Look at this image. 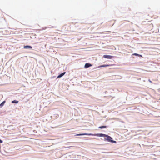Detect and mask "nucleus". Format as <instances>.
Here are the masks:
<instances>
[{
    "label": "nucleus",
    "instance_id": "obj_12",
    "mask_svg": "<svg viewBox=\"0 0 160 160\" xmlns=\"http://www.w3.org/2000/svg\"><path fill=\"white\" fill-rule=\"evenodd\" d=\"M2 142V141L0 139V143Z\"/></svg>",
    "mask_w": 160,
    "mask_h": 160
},
{
    "label": "nucleus",
    "instance_id": "obj_10",
    "mask_svg": "<svg viewBox=\"0 0 160 160\" xmlns=\"http://www.w3.org/2000/svg\"><path fill=\"white\" fill-rule=\"evenodd\" d=\"M5 101H3L0 104V107H2L3 106L4 104L5 103Z\"/></svg>",
    "mask_w": 160,
    "mask_h": 160
},
{
    "label": "nucleus",
    "instance_id": "obj_1",
    "mask_svg": "<svg viewBox=\"0 0 160 160\" xmlns=\"http://www.w3.org/2000/svg\"><path fill=\"white\" fill-rule=\"evenodd\" d=\"M84 135H94L98 137H105L106 134L102 133H98V134H92V133H82L77 134L75 136H82Z\"/></svg>",
    "mask_w": 160,
    "mask_h": 160
},
{
    "label": "nucleus",
    "instance_id": "obj_5",
    "mask_svg": "<svg viewBox=\"0 0 160 160\" xmlns=\"http://www.w3.org/2000/svg\"><path fill=\"white\" fill-rule=\"evenodd\" d=\"M112 65L107 64V65H102L99 66L98 67V68L103 67H105L110 66Z\"/></svg>",
    "mask_w": 160,
    "mask_h": 160
},
{
    "label": "nucleus",
    "instance_id": "obj_2",
    "mask_svg": "<svg viewBox=\"0 0 160 160\" xmlns=\"http://www.w3.org/2000/svg\"><path fill=\"white\" fill-rule=\"evenodd\" d=\"M105 137V138H104V140L105 141H108L109 142L114 143H116V141L112 140V138L109 136L106 135Z\"/></svg>",
    "mask_w": 160,
    "mask_h": 160
},
{
    "label": "nucleus",
    "instance_id": "obj_3",
    "mask_svg": "<svg viewBox=\"0 0 160 160\" xmlns=\"http://www.w3.org/2000/svg\"><path fill=\"white\" fill-rule=\"evenodd\" d=\"M103 57L105 58H107L109 59H111L113 58V56L110 55H104L103 56Z\"/></svg>",
    "mask_w": 160,
    "mask_h": 160
},
{
    "label": "nucleus",
    "instance_id": "obj_4",
    "mask_svg": "<svg viewBox=\"0 0 160 160\" xmlns=\"http://www.w3.org/2000/svg\"><path fill=\"white\" fill-rule=\"evenodd\" d=\"M92 65L89 63H86L85 64V66H84V68H87L91 66Z\"/></svg>",
    "mask_w": 160,
    "mask_h": 160
},
{
    "label": "nucleus",
    "instance_id": "obj_6",
    "mask_svg": "<svg viewBox=\"0 0 160 160\" xmlns=\"http://www.w3.org/2000/svg\"><path fill=\"white\" fill-rule=\"evenodd\" d=\"M23 48L24 49H32V47L30 46H24Z\"/></svg>",
    "mask_w": 160,
    "mask_h": 160
},
{
    "label": "nucleus",
    "instance_id": "obj_11",
    "mask_svg": "<svg viewBox=\"0 0 160 160\" xmlns=\"http://www.w3.org/2000/svg\"><path fill=\"white\" fill-rule=\"evenodd\" d=\"M12 103H17L18 102V101L16 100H14L12 101Z\"/></svg>",
    "mask_w": 160,
    "mask_h": 160
},
{
    "label": "nucleus",
    "instance_id": "obj_7",
    "mask_svg": "<svg viewBox=\"0 0 160 160\" xmlns=\"http://www.w3.org/2000/svg\"><path fill=\"white\" fill-rule=\"evenodd\" d=\"M65 73H66V72H64L61 73V74H60L58 76L57 78H60L61 77L63 76L65 74Z\"/></svg>",
    "mask_w": 160,
    "mask_h": 160
},
{
    "label": "nucleus",
    "instance_id": "obj_9",
    "mask_svg": "<svg viewBox=\"0 0 160 160\" xmlns=\"http://www.w3.org/2000/svg\"><path fill=\"white\" fill-rule=\"evenodd\" d=\"M132 55H135V56H138L139 57H142V55H139L137 53H133L132 54Z\"/></svg>",
    "mask_w": 160,
    "mask_h": 160
},
{
    "label": "nucleus",
    "instance_id": "obj_8",
    "mask_svg": "<svg viewBox=\"0 0 160 160\" xmlns=\"http://www.w3.org/2000/svg\"><path fill=\"white\" fill-rule=\"evenodd\" d=\"M107 127V126H100V127H99L98 128H100V129H102V128H106Z\"/></svg>",
    "mask_w": 160,
    "mask_h": 160
}]
</instances>
